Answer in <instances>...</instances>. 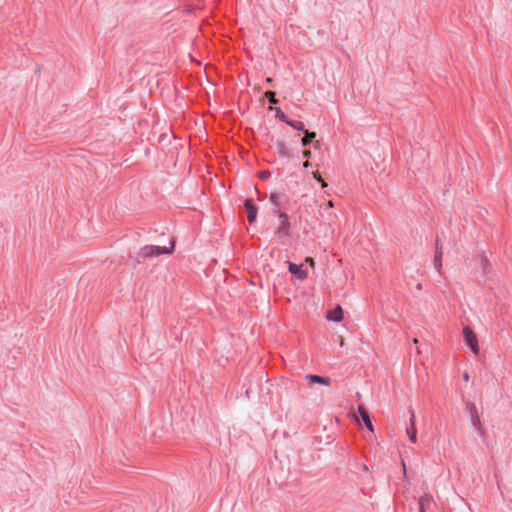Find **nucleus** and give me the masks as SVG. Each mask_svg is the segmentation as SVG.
Returning <instances> with one entry per match:
<instances>
[{
  "label": "nucleus",
  "instance_id": "12",
  "mask_svg": "<svg viewBox=\"0 0 512 512\" xmlns=\"http://www.w3.org/2000/svg\"><path fill=\"white\" fill-rule=\"evenodd\" d=\"M305 133V136L302 138V145L308 146L311 141L316 137V134L314 132H309L307 130L303 131Z\"/></svg>",
  "mask_w": 512,
  "mask_h": 512
},
{
  "label": "nucleus",
  "instance_id": "13",
  "mask_svg": "<svg viewBox=\"0 0 512 512\" xmlns=\"http://www.w3.org/2000/svg\"><path fill=\"white\" fill-rule=\"evenodd\" d=\"M434 266L437 269L438 272H440L442 267V252L437 249L435 259H434Z\"/></svg>",
  "mask_w": 512,
  "mask_h": 512
},
{
  "label": "nucleus",
  "instance_id": "20",
  "mask_svg": "<svg viewBox=\"0 0 512 512\" xmlns=\"http://www.w3.org/2000/svg\"><path fill=\"white\" fill-rule=\"evenodd\" d=\"M270 201L275 204V205H278V201H279V196L277 194H271L270 196Z\"/></svg>",
  "mask_w": 512,
  "mask_h": 512
},
{
  "label": "nucleus",
  "instance_id": "18",
  "mask_svg": "<svg viewBox=\"0 0 512 512\" xmlns=\"http://www.w3.org/2000/svg\"><path fill=\"white\" fill-rule=\"evenodd\" d=\"M265 97L268 99L270 104H276L278 100L276 99V93L273 91H267L265 93Z\"/></svg>",
  "mask_w": 512,
  "mask_h": 512
},
{
  "label": "nucleus",
  "instance_id": "2",
  "mask_svg": "<svg viewBox=\"0 0 512 512\" xmlns=\"http://www.w3.org/2000/svg\"><path fill=\"white\" fill-rule=\"evenodd\" d=\"M463 337H464L465 343L470 347L471 351L475 355H478L479 351H480L479 345H478V339H477L476 334L473 332V330L470 327L465 326L463 328Z\"/></svg>",
  "mask_w": 512,
  "mask_h": 512
},
{
  "label": "nucleus",
  "instance_id": "23",
  "mask_svg": "<svg viewBox=\"0 0 512 512\" xmlns=\"http://www.w3.org/2000/svg\"><path fill=\"white\" fill-rule=\"evenodd\" d=\"M269 173L268 172H262L261 173V178L265 179L266 177H268Z\"/></svg>",
  "mask_w": 512,
  "mask_h": 512
},
{
  "label": "nucleus",
  "instance_id": "8",
  "mask_svg": "<svg viewBox=\"0 0 512 512\" xmlns=\"http://www.w3.org/2000/svg\"><path fill=\"white\" fill-rule=\"evenodd\" d=\"M305 379L308 382V384H310V385H312V384H322V385H326V386L330 385V378H328V377H322V376H318V375L309 374V375L305 376Z\"/></svg>",
  "mask_w": 512,
  "mask_h": 512
},
{
  "label": "nucleus",
  "instance_id": "3",
  "mask_svg": "<svg viewBox=\"0 0 512 512\" xmlns=\"http://www.w3.org/2000/svg\"><path fill=\"white\" fill-rule=\"evenodd\" d=\"M278 217H279L280 223H279V227L276 231V234L279 237H286L290 233V223H289L288 216L283 212H279Z\"/></svg>",
  "mask_w": 512,
  "mask_h": 512
},
{
  "label": "nucleus",
  "instance_id": "10",
  "mask_svg": "<svg viewBox=\"0 0 512 512\" xmlns=\"http://www.w3.org/2000/svg\"><path fill=\"white\" fill-rule=\"evenodd\" d=\"M476 260L483 273L486 274L490 271V263L484 253H479L476 256Z\"/></svg>",
  "mask_w": 512,
  "mask_h": 512
},
{
  "label": "nucleus",
  "instance_id": "26",
  "mask_svg": "<svg viewBox=\"0 0 512 512\" xmlns=\"http://www.w3.org/2000/svg\"><path fill=\"white\" fill-rule=\"evenodd\" d=\"M303 166H304L305 168H308V167L310 166L309 161H308V160H307V161H305V162H304V164H303Z\"/></svg>",
  "mask_w": 512,
  "mask_h": 512
},
{
  "label": "nucleus",
  "instance_id": "28",
  "mask_svg": "<svg viewBox=\"0 0 512 512\" xmlns=\"http://www.w3.org/2000/svg\"><path fill=\"white\" fill-rule=\"evenodd\" d=\"M267 83H272V78H267Z\"/></svg>",
  "mask_w": 512,
  "mask_h": 512
},
{
  "label": "nucleus",
  "instance_id": "25",
  "mask_svg": "<svg viewBox=\"0 0 512 512\" xmlns=\"http://www.w3.org/2000/svg\"><path fill=\"white\" fill-rule=\"evenodd\" d=\"M463 378H464V380H465V381H468V380H469V374H468V373H465V374L463 375Z\"/></svg>",
  "mask_w": 512,
  "mask_h": 512
},
{
  "label": "nucleus",
  "instance_id": "17",
  "mask_svg": "<svg viewBox=\"0 0 512 512\" xmlns=\"http://www.w3.org/2000/svg\"><path fill=\"white\" fill-rule=\"evenodd\" d=\"M275 111L276 117L287 124L290 119L286 116V114L280 108H276Z\"/></svg>",
  "mask_w": 512,
  "mask_h": 512
},
{
  "label": "nucleus",
  "instance_id": "24",
  "mask_svg": "<svg viewBox=\"0 0 512 512\" xmlns=\"http://www.w3.org/2000/svg\"><path fill=\"white\" fill-rule=\"evenodd\" d=\"M327 205H328L329 208H333L334 207V203L331 200L328 201Z\"/></svg>",
  "mask_w": 512,
  "mask_h": 512
},
{
  "label": "nucleus",
  "instance_id": "15",
  "mask_svg": "<svg viewBox=\"0 0 512 512\" xmlns=\"http://www.w3.org/2000/svg\"><path fill=\"white\" fill-rule=\"evenodd\" d=\"M471 424L472 426L479 432L482 433V425L479 415H474V417H471Z\"/></svg>",
  "mask_w": 512,
  "mask_h": 512
},
{
  "label": "nucleus",
  "instance_id": "4",
  "mask_svg": "<svg viewBox=\"0 0 512 512\" xmlns=\"http://www.w3.org/2000/svg\"><path fill=\"white\" fill-rule=\"evenodd\" d=\"M434 505V499L430 494H424L419 499L420 512H429Z\"/></svg>",
  "mask_w": 512,
  "mask_h": 512
},
{
  "label": "nucleus",
  "instance_id": "19",
  "mask_svg": "<svg viewBox=\"0 0 512 512\" xmlns=\"http://www.w3.org/2000/svg\"><path fill=\"white\" fill-rule=\"evenodd\" d=\"M314 178L321 183L322 187H326L327 183L323 180V178L317 173H314Z\"/></svg>",
  "mask_w": 512,
  "mask_h": 512
},
{
  "label": "nucleus",
  "instance_id": "9",
  "mask_svg": "<svg viewBox=\"0 0 512 512\" xmlns=\"http://www.w3.org/2000/svg\"><path fill=\"white\" fill-rule=\"evenodd\" d=\"M327 319L334 322H340L343 319V310L341 306H336L333 310L327 314Z\"/></svg>",
  "mask_w": 512,
  "mask_h": 512
},
{
  "label": "nucleus",
  "instance_id": "22",
  "mask_svg": "<svg viewBox=\"0 0 512 512\" xmlns=\"http://www.w3.org/2000/svg\"><path fill=\"white\" fill-rule=\"evenodd\" d=\"M303 156H304L305 158H310V156H311V151H310V150H304V151H303Z\"/></svg>",
  "mask_w": 512,
  "mask_h": 512
},
{
  "label": "nucleus",
  "instance_id": "1",
  "mask_svg": "<svg viewBox=\"0 0 512 512\" xmlns=\"http://www.w3.org/2000/svg\"><path fill=\"white\" fill-rule=\"evenodd\" d=\"M173 249H174V242H171L170 247L157 246V245H146L139 250L138 256L141 258H151V257L159 256L161 254H170V253H172Z\"/></svg>",
  "mask_w": 512,
  "mask_h": 512
},
{
  "label": "nucleus",
  "instance_id": "21",
  "mask_svg": "<svg viewBox=\"0 0 512 512\" xmlns=\"http://www.w3.org/2000/svg\"><path fill=\"white\" fill-rule=\"evenodd\" d=\"M305 262H306L308 265H310L311 267H314V266H315V262H314L313 258H311V257H307V258L305 259Z\"/></svg>",
  "mask_w": 512,
  "mask_h": 512
},
{
  "label": "nucleus",
  "instance_id": "16",
  "mask_svg": "<svg viewBox=\"0 0 512 512\" xmlns=\"http://www.w3.org/2000/svg\"><path fill=\"white\" fill-rule=\"evenodd\" d=\"M467 412L469 413L470 418L474 417V415H478V411L476 405L473 402H468L466 404Z\"/></svg>",
  "mask_w": 512,
  "mask_h": 512
},
{
  "label": "nucleus",
  "instance_id": "6",
  "mask_svg": "<svg viewBox=\"0 0 512 512\" xmlns=\"http://www.w3.org/2000/svg\"><path fill=\"white\" fill-rule=\"evenodd\" d=\"M289 272L299 280H304L308 276L307 271L302 269V265H297L291 262H289Z\"/></svg>",
  "mask_w": 512,
  "mask_h": 512
},
{
  "label": "nucleus",
  "instance_id": "5",
  "mask_svg": "<svg viewBox=\"0 0 512 512\" xmlns=\"http://www.w3.org/2000/svg\"><path fill=\"white\" fill-rule=\"evenodd\" d=\"M410 426L407 428V435L412 443L417 442V428L414 411H410Z\"/></svg>",
  "mask_w": 512,
  "mask_h": 512
},
{
  "label": "nucleus",
  "instance_id": "29",
  "mask_svg": "<svg viewBox=\"0 0 512 512\" xmlns=\"http://www.w3.org/2000/svg\"><path fill=\"white\" fill-rule=\"evenodd\" d=\"M413 342H414L415 344H417V343H418V340L415 338V339L413 340Z\"/></svg>",
  "mask_w": 512,
  "mask_h": 512
},
{
  "label": "nucleus",
  "instance_id": "14",
  "mask_svg": "<svg viewBox=\"0 0 512 512\" xmlns=\"http://www.w3.org/2000/svg\"><path fill=\"white\" fill-rule=\"evenodd\" d=\"M287 125L291 126L293 129H296V130H299V131H305V126H304V123L301 122V121H294V120H289Z\"/></svg>",
  "mask_w": 512,
  "mask_h": 512
},
{
  "label": "nucleus",
  "instance_id": "7",
  "mask_svg": "<svg viewBox=\"0 0 512 512\" xmlns=\"http://www.w3.org/2000/svg\"><path fill=\"white\" fill-rule=\"evenodd\" d=\"M244 207L247 212V218L249 223H253L257 217V207L253 205L251 199L245 200Z\"/></svg>",
  "mask_w": 512,
  "mask_h": 512
},
{
  "label": "nucleus",
  "instance_id": "11",
  "mask_svg": "<svg viewBox=\"0 0 512 512\" xmlns=\"http://www.w3.org/2000/svg\"><path fill=\"white\" fill-rule=\"evenodd\" d=\"M358 411H359V414H360V416H361L365 426L370 431H373V424H372L371 418H370L369 413L367 412V410L364 407L359 406Z\"/></svg>",
  "mask_w": 512,
  "mask_h": 512
},
{
  "label": "nucleus",
  "instance_id": "27",
  "mask_svg": "<svg viewBox=\"0 0 512 512\" xmlns=\"http://www.w3.org/2000/svg\"><path fill=\"white\" fill-rule=\"evenodd\" d=\"M402 468H403V473H404V475H406V466H405V463H404V462H402Z\"/></svg>",
  "mask_w": 512,
  "mask_h": 512
}]
</instances>
